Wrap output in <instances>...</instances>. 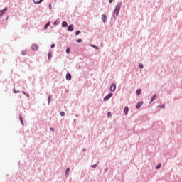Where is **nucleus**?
<instances>
[{
  "label": "nucleus",
  "mask_w": 182,
  "mask_h": 182,
  "mask_svg": "<svg viewBox=\"0 0 182 182\" xmlns=\"http://www.w3.org/2000/svg\"><path fill=\"white\" fill-rule=\"evenodd\" d=\"M121 8H122V3H119L118 4H117L115 9L114 11V14H113L114 18H116V16L119 15V12H120Z\"/></svg>",
  "instance_id": "nucleus-1"
},
{
  "label": "nucleus",
  "mask_w": 182,
  "mask_h": 182,
  "mask_svg": "<svg viewBox=\"0 0 182 182\" xmlns=\"http://www.w3.org/2000/svg\"><path fill=\"white\" fill-rule=\"evenodd\" d=\"M112 96H113V93L112 92L109 93L107 95L104 97L103 98L104 102H107V100H109V99H110V97H112Z\"/></svg>",
  "instance_id": "nucleus-2"
},
{
  "label": "nucleus",
  "mask_w": 182,
  "mask_h": 182,
  "mask_svg": "<svg viewBox=\"0 0 182 182\" xmlns=\"http://www.w3.org/2000/svg\"><path fill=\"white\" fill-rule=\"evenodd\" d=\"M109 90H110V92H116V84L114 83L111 84Z\"/></svg>",
  "instance_id": "nucleus-3"
},
{
  "label": "nucleus",
  "mask_w": 182,
  "mask_h": 182,
  "mask_svg": "<svg viewBox=\"0 0 182 182\" xmlns=\"http://www.w3.org/2000/svg\"><path fill=\"white\" fill-rule=\"evenodd\" d=\"M144 102L143 101H140L136 105V109H141V106H143V104Z\"/></svg>",
  "instance_id": "nucleus-4"
},
{
  "label": "nucleus",
  "mask_w": 182,
  "mask_h": 182,
  "mask_svg": "<svg viewBox=\"0 0 182 182\" xmlns=\"http://www.w3.org/2000/svg\"><path fill=\"white\" fill-rule=\"evenodd\" d=\"M6 11H8V8H4L3 10H0V18L1 16H2L5 12H6Z\"/></svg>",
  "instance_id": "nucleus-5"
},
{
  "label": "nucleus",
  "mask_w": 182,
  "mask_h": 182,
  "mask_svg": "<svg viewBox=\"0 0 182 182\" xmlns=\"http://www.w3.org/2000/svg\"><path fill=\"white\" fill-rule=\"evenodd\" d=\"M65 78L67 80H72V75L70 73H67Z\"/></svg>",
  "instance_id": "nucleus-6"
},
{
  "label": "nucleus",
  "mask_w": 182,
  "mask_h": 182,
  "mask_svg": "<svg viewBox=\"0 0 182 182\" xmlns=\"http://www.w3.org/2000/svg\"><path fill=\"white\" fill-rule=\"evenodd\" d=\"M102 21L105 23L107 21V16L106 14H103L101 17Z\"/></svg>",
  "instance_id": "nucleus-7"
},
{
  "label": "nucleus",
  "mask_w": 182,
  "mask_h": 182,
  "mask_svg": "<svg viewBox=\"0 0 182 182\" xmlns=\"http://www.w3.org/2000/svg\"><path fill=\"white\" fill-rule=\"evenodd\" d=\"M157 98V95H154L153 96H152V97L151 98V103H153V102H154V100H156V99Z\"/></svg>",
  "instance_id": "nucleus-8"
},
{
  "label": "nucleus",
  "mask_w": 182,
  "mask_h": 182,
  "mask_svg": "<svg viewBox=\"0 0 182 182\" xmlns=\"http://www.w3.org/2000/svg\"><path fill=\"white\" fill-rule=\"evenodd\" d=\"M124 114L127 115V114L129 113V107H125L124 108Z\"/></svg>",
  "instance_id": "nucleus-9"
},
{
  "label": "nucleus",
  "mask_w": 182,
  "mask_h": 182,
  "mask_svg": "<svg viewBox=\"0 0 182 182\" xmlns=\"http://www.w3.org/2000/svg\"><path fill=\"white\" fill-rule=\"evenodd\" d=\"M48 60H50L52 59V51H49V53H48Z\"/></svg>",
  "instance_id": "nucleus-10"
},
{
  "label": "nucleus",
  "mask_w": 182,
  "mask_h": 182,
  "mask_svg": "<svg viewBox=\"0 0 182 182\" xmlns=\"http://www.w3.org/2000/svg\"><path fill=\"white\" fill-rule=\"evenodd\" d=\"M68 31H70V32L73 31V25H70V26L68 27Z\"/></svg>",
  "instance_id": "nucleus-11"
},
{
  "label": "nucleus",
  "mask_w": 182,
  "mask_h": 182,
  "mask_svg": "<svg viewBox=\"0 0 182 182\" xmlns=\"http://www.w3.org/2000/svg\"><path fill=\"white\" fill-rule=\"evenodd\" d=\"M63 28H68V23L66 21H63L62 23Z\"/></svg>",
  "instance_id": "nucleus-12"
},
{
  "label": "nucleus",
  "mask_w": 182,
  "mask_h": 182,
  "mask_svg": "<svg viewBox=\"0 0 182 182\" xmlns=\"http://www.w3.org/2000/svg\"><path fill=\"white\" fill-rule=\"evenodd\" d=\"M136 93L137 96H140V95H141V89L136 90Z\"/></svg>",
  "instance_id": "nucleus-13"
},
{
  "label": "nucleus",
  "mask_w": 182,
  "mask_h": 182,
  "mask_svg": "<svg viewBox=\"0 0 182 182\" xmlns=\"http://www.w3.org/2000/svg\"><path fill=\"white\" fill-rule=\"evenodd\" d=\"M50 26V22L47 23L46 25L44 26L45 31H46Z\"/></svg>",
  "instance_id": "nucleus-14"
},
{
  "label": "nucleus",
  "mask_w": 182,
  "mask_h": 182,
  "mask_svg": "<svg viewBox=\"0 0 182 182\" xmlns=\"http://www.w3.org/2000/svg\"><path fill=\"white\" fill-rule=\"evenodd\" d=\"M70 171V168H67L65 170V176H68L69 174V172Z\"/></svg>",
  "instance_id": "nucleus-15"
},
{
  "label": "nucleus",
  "mask_w": 182,
  "mask_h": 182,
  "mask_svg": "<svg viewBox=\"0 0 182 182\" xmlns=\"http://www.w3.org/2000/svg\"><path fill=\"white\" fill-rule=\"evenodd\" d=\"M31 49H33V50H38V49H39L38 46H32Z\"/></svg>",
  "instance_id": "nucleus-16"
},
{
  "label": "nucleus",
  "mask_w": 182,
  "mask_h": 182,
  "mask_svg": "<svg viewBox=\"0 0 182 182\" xmlns=\"http://www.w3.org/2000/svg\"><path fill=\"white\" fill-rule=\"evenodd\" d=\"M158 108H160V109H166V105H158Z\"/></svg>",
  "instance_id": "nucleus-17"
},
{
  "label": "nucleus",
  "mask_w": 182,
  "mask_h": 182,
  "mask_svg": "<svg viewBox=\"0 0 182 182\" xmlns=\"http://www.w3.org/2000/svg\"><path fill=\"white\" fill-rule=\"evenodd\" d=\"M161 168V164H159L156 166V170H159V168Z\"/></svg>",
  "instance_id": "nucleus-18"
},
{
  "label": "nucleus",
  "mask_w": 182,
  "mask_h": 182,
  "mask_svg": "<svg viewBox=\"0 0 182 182\" xmlns=\"http://www.w3.org/2000/svg\"><path fill=\"white\" fill-rule=\"evenodd\" d=\"M21 55H22L23 56H25V55H26V50H23L21 51Z\"/></svg>",
  "instance_id": "nucleus-19"
},
{
  "label": "nucleus",
  "mask_w": 182,
  "mask_h": 182,
  "mask_svg": "<svg viewBox=\"0 0 182 182\" xmlns=\"http://www.w3.org/2000/svg\"><path fill=\"white\" fill-rule=\"evenodd\" d=\"M52 100V96L51 95H49L48 96V105H50V100Z\"/></svg>",
  "instance_id": "nucleus-20"
},
{
  "label": "nucleus",
  "mask_w": 182,
  "mask_h": 182,
  "mask_svg": "<svg viewBox=\"0 0 182 182\" xmlns=\"http://www.w3.org/2000/svg\"><path fill=\"white\" fill-rule=\"evenodd\" d=\"M97 164H99V162H97L96 164L92 165L91 167L92 168H96V167H97Z\"/></svg>",
  "instance_id": "nucleus-21"
},
{
  "label": "nucleus",
  "mask_w": 182,
  "mask_h": 182,
  "mask_svg": "<svg viewBox=\"0 0 182 182\" xmlns=\"http://www.w3.org/2000/svg\"><path fill=\"white\" fill-rule=\"evenodd\" d=\"M139 69H143L144 68V65H143V64H141V63H139Z\"/></svg>",
  "instance_id": "nucleus-22"
},
{
  "label": "nucleus",
  "mask_w": 182,
  "mask_h": 182,
  "mask_svg": "<svg viewBox=\"0 0 182 182\" xmlns=\"http://www.w3.org/2000/svg\"><path fill=\"white\" fill-rule=\"evenodd\" d=\"M66 53H70V47H68V48L66 49Z\"/></svg>",
  "instance_id": "nucleus-23"
},
{
  "label": "nucleus",
  "mask_w": 182,
  "mask_h": 182,
  "mask_svg": "<svg viewBox=\"0 0 182 182\" xmlns=\"http://www.w3.org/2000/svg\"><path fill=\"white\" fill-rule=\"evenodd\" d=\"M23 95H25V96H27L28 97H29V94H26V92L25 91H22Z\"/></svg>",
  "instance_id": "nucleus-24"
},
{
  "label": "nucleus",
  "mask_w": 182,
  "mask_h": 182,
  "mask_svg": "<svg viewBox=\"0 0 182 182\" xmlns=\"http://www.w3.org/2000/svg\"><path fill=\"white\" fill-rule=\"evenodd\" d=\"M13 92H14V93H20L21 92V91H18L15 89L13 90Z\"/></svg>",
  "instance_id": "nucleus-25"
},
{
  "label": "nucleus",
  "mask_w": 182,
  "mask_h": 182,
  "mask_svg": "<svg viewBox=\"0 0 182 182\" xmlns=\"http://www.w3.org/2000/svg\"><path fill=\"white\" fill-rule=\"evenodd\" d=\"M107 117H112V112H107Z\"/></svg>",
  "instance_id": "nucleus-26"
},
{
  "label": "nucleus",
  "mask_w": 182,
  "mask_h": 182,
  "mask_svg": "<svg viewBox=\"0 0 182 182\" xmlns=\"http://www.w3.org/2000/svg\"><path fill=\"white\" fill-rule=\"evenodd\" d=\"M19 120L20 122L23 121V119L22 118V115H19Z\"/></svg>",
  "instance_id": "nucleus-27"
},
{
  "label": "nucleus",
  "mask_w": 182,
  "mask_h": 182,
  "mask_svg": "<svg viewBox=\"0 0 182 182\" xmlns=\"http://www.w3.org/2000/svg\"><path fill=\"white\" fill-rule=\"evenodd\" d=\"M81 32L80 31H77L75 33V35H80Z\"/></svg>",
  "instance_id": "nucleus-28"
},
{
  "label": "nucleus",
  "mask_w": 182,
  "mask_h": 182,
  "mask_svg": "<svg viewBox=\"0 0 182 182\" xmlns=\"http://www.w3.org/2000/svg\"><path fill=\"white\" fill-rule=\"evenodd\" d=\"M60 116H61L62 117H63V116H65V112H60Z\"/></svg>",
  "instance_id": "nucleus-29"
},
{
  "label": "nucleus",
  "mask_w": 182,
  "mask_h": 182,
  "mask_svg": "<svg viewBox=\"0 0 182 182\" xmlns=\"http://www.w3.org/2000/svg\"><path fill=\"white\" fill-rule=\"evenodd\" d=\"M41 2H43V0H40L39 1L36 2V4H41Z\"/></svg>",
  "instance_id": "nucleus-30"
},
{
  "label": "nucleus",
  "mask_w": 182,
  "mask_h": 182,
  "mask_svg": "<svg viewBox=\"0 0 182 182\" xmlns=\"http://www.w3.org/2000/svg\"><path fill=\"white\" fill-rule=\"evenodd\" d=\"M49 9H52V4H49Z\"/></svg>",
  "instance_id": "nucleus-31"
},
{
  "label": "nucleus",
  "mask_w": 182,
  "mask_h": 182,
  "mask_svg": "<svg viewBox=\"0 0 182 182\" xmlns=\"http://www.w3.org/2000/svg\"><path fill=\"white\" fill-rule=\"evenodd\" d=\"M92 48H94L95 49H99V47H97V46H92Z\"/></svg>",
  "instance_id": "nucleus-32"
},
{
  "label": "nucleus",
  "mask_w": 182,
  "mask_h": 182,
  "mask_svg": "<svg viewBox=\"0 0 182 182\" xmlns=\"http://www.w3.org/2000/svg\"><path fill=\"white\" fill-rule=\"evenodd\" d=\"M50 130L51 132H55V129H53V128H50Z\"/></svg>",
  "instance_id": "nucleus-33"
},
{
  "label": "nucleus",
  "mask_w": 182,
  "mask_h": 182,
  "mask_svg": "<svg viewBox=\"0 0 182 182\" xmlns=\"http://www.w3.org/2000/svg\"><path fill=\"white\" fill-rule=\"evenodd\" d=\"M77 42H78V43L82 42V39H78V40L77 41Z\"/></svg>",
  "instance_id": "nucleus-34"
},
{
  "label": "nucleus",
  "mask_w": 182,
  "mask_h": 182,
  "mask_svg": "<svg viewBox=\"0 0 182 182\" xmlns=\"http://www.w3.org/2000/svg\"><path fill=\"white\" fill-rule=\"evenodd\" d=\"M22 126H24L23 121H21Z\"/></svg>",
  "instance_id": "nucleus-35"
},
{
  "label": "nucleus",
  "mask_w": 182,
  "mask_h": 182,
  "mask_svg": "<svg viewBox=\"0 0 182 182\" xmlns=\"http://www.w3.org/2000/svg\"><path fill=\"white\" fill-rule=\"evenodd\" d=\"M22 126H24L23 121H21Z\"/></svg>",
  "instance_id": "nucleus-36"
},
{
  "label": "nucleus",
  "mask_w": 182,
  "mask_h": 182,
  "mask_svg": "<svg viewBox=\"0 0 182 182\" xmlns=\"http://www.w3.org/2000/svg\"><path fill=\"white\" fill-rule=\"evenodd\" d=\"M113 2V0H109V4H112Z\"/></svg>",
  "instance_id": "nucleus-37"
},
{
  "label": "nucleus",
  "mask_w": 182,
  "mask_h": 182,
  "mask_svg": "<svg viewBox=\"0 0 182 182\" xmlns=\"http://www.w3.org/2000/svg\"><path fill=\"white\" fill-rule=\"evenodd\" d=\"M82 151H86V149H82Z\"/></svg>",
  "instance_id": "nucleus-38"
},
{
  "label": "nucleus",
  "mask_w": 182,
  "mask_h": 182,
  "mask_svg": "<svg viewBox=\"0 0 182 182\" xmlns=\"http://www.w3.org/2000/svg\"><path fill=\"white\" fill-rule=\"evenodd\" d=\"M75 117H79V115H77V114H76Z\"/></svg>",
  "instance_id": "nucleus-39"
},
{
  "label": "nucleus",
  "mask_w": 182,
  "mask_h": 182,
  "mask_svg": "<svg viewBox=\"0 0 182 182\" xmlns=\"http://www.w3.org/2000/svg\"><path fill=\"white\" fill-rule=\"evenodd\" d=\"M53 48H55V46H51V49H53Z\"/></svg>",
  "instance_id": "nucleus-40"
},
{
  "label": "nucleus",
  "mask_w": 182,
  "mask_h": 182,
  "mask_svg": "<svg viewBox=\"0 0 182 182\" xmlns=\"http://www.w3.org/2000/svg\"><path fill=\"white\" fill-rule=\"evenodd\" d=\"M105 171H107V168L105 169Z\"/></svg>",
  "instance_id": "nucleus-41"
},
{
  "label": "nucleus",
  "mask_w": 182,
  "mask_h": 182,
  "mask_svg": "<svg viewBox=\"0 0 182 182\" xmlns=\"http://www.w3.org/2000/svg\"><path fill=\"white\" fill-rule=\"evenodd\" d=\"M51 46H55V44H52Z\"/></svg>",
  "instance_id": "nucleus-42"
},
{
  "label": "nucleus",
  "mask_w": 182,
  "mask_h": 182,
  "mask_svg": "<svg viewBox=\"0 0 182 182\" xmlns=\"http://www.w3.org/2000/svg\"><path fill=\"white\" fill-rule=\"evenodd\" d=\"M75 122H76V119H74L73 122L75 123Z\"/></svg>",
  "instance_id": "nucleus-43"
}]
</instances>
